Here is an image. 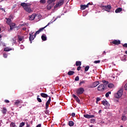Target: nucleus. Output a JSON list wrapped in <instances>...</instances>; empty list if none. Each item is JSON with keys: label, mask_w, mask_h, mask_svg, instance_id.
Here are the masks:
<instances>
[{"label": "nucleus", "mask_w": 127, "mask_h": 127, "mask_svg": "<svg viewBox=\"0 0 127 127\" xmlns=\"http://www.w3.org/2000/svg\"><path fill=\"white\" fill-rule=\"evenodd\" d=\"M5 19H6V23H7L8 25H9L11 23V19L9 18H5Z\"/></svg>", "instance_id": "nucleus-20"}, {"label": "nucleus", "mask_w": 127, "mask_h": 127, "mask_svg": "<svg viewBox=\"0 0 127 127\" xmlns=\"http://www.w3.org/2000/svg\"><path fill=\"white\" fill-rule=\"evenodd\" d=\"M84 92L85 89H84V88L83 87H80L78 88L76 91V93L77 96H80V95H82V94H83V93H84Z\"/></svg>", "instance_id": "nucleus-3"}, {"label": "nucleus", "mask_w": 127, "mask_h": 127, "mask_svg": "<svg viewBox=\"0 0 127 127\" xmlns=\"http://www.w3.org/2000/svg\"><path fill=\"white\" fill-rule=\"evenodd\" d=\"M79 76H77L75 78V81H79Z\"/></svg>", "instance_id": "nucleus-43"}, {"label": "nucleus", "mask_w": 127, "mask_h": 127, "mask_svg": "<svg viewBox=\"0 0 127 127\" xmlns=\"http://www.w3.org/2000/svg\"><path fill=\"white\" fill-rule=\"evenodd\" d=\"M102 103L103 105V106H105V107H109L110 106V104H109V103H108V101H107L106 100L102 101Z\"/></svg>", "instance_id": "nucleus-13"}, {"label": "nucleus", "mask_w": 127, "mask_h": 127, "mask_svg": "<svg viewBox=\"0 0 127 127\" xmlns=\"http://www.w3.org/2000/svg\"><path fill=\"white\" fill-rule=\"evenodd\" d=\"M19 104H20V101H19V100H16L14 103V105L16 106H18Z\"/></svg>", "instance_id": "nucleus-31"}, {"label": "nucleus", "mask_w": 127, "mask_h": 127, "mask_svg": "<svg viewBox=\"0 0 127 127\" xmlns=\"http://www.w3.org/2000/svg\"><path fill=\"white\" fill-rule=\"evenodd\" d=\"M9 25L10 26V30H12L14 28V26H15V23H11Z\"/></svg>", "instance_id": "nucleus-15"}, {"label": "nucleus", "mask_w": 127, "mask_h": 127, "mask_svg": "<svg viewBox=\"0 0 127 127\" xmlns=\"http://www.w3.org/2000/svg\"><path fill=\"white\" fill-rule=\"evenodd\" d=\"M36 35H37V34H36V33L34 34V38H35V37H36Z\"/></svg>", "instance_id": "nucleus-56"}, {"label": "nucleus", "mask_w": 127, "mask_h": 127, "mask_svg": "<svg viewBox=\"0 0 127 127\" xmlns=\"http://www.w3.org/2000/svg\"><path fill=\"white\" fill-rule=\"evenodd\" d=\"M10 126L11 127H15V123L12 122Z\"/></svg>", "instance_id": "nucleus-38"}, {"label": "nucleus", "mask_w": 127, "mask_h": 127, "mask_svg": "<svg viewBox=\"0 0 127 127\" xmlns=\"http://www.w3.org/2000/svg\"><path fill=\"white\" fill-rule=\"evenodd\" d=\"M114 66H116V64H113Z\"/></svg>", "instance_id": "nucleus-62"}, {"label": "nucleus", "mask_w": 127, "mask_h": 127, "mask_svg": "<svg viewBox=\"0 0 127 127\" xmlns=\"http://www.w3.org/2000/svg\"><path fill=\"white\" fill-rule=\"evenodd\" d=\"M120 127H124V126H121Z\"/></svg>", "instance_id": "nucleus-64"}, {"label": "nucleus", "mask_w": 127, "mask_h": 127, "mask_svg": "<svg viewBox=\"0 0 127 127\" xmlns=\"http://www.w3.org/2000/svg\"><path fill=\"white\" fill-rule=\"evenodd\" d=\"M3 56L4 58H7V54L6 53H3Z\"/></svg>", "instance_id": "nucleus-42"}, {"label": "nucleus", "mask_w": 127, "mask_h": 127, "mask_svg": "<svg viewBox=\"0 0 127 127\" xmlns=\"http://www.w3.org/2000/svg\"><path fill=\"white\" fill-rule=\"evenodd\" d=\"M40 3H42V4H44L46 3V0H40Z\"/></svg>", "instance_id": "nucleus-35"}, {"label": "nucleus", "mask_w": 127, "mask_h": 127, "mask_svg": "<svg viewBox=\"0 0 127 127\" xmlns=\"http://www.w3.org/2000/svg\"><path fill=\"white\" fill-rule=\"evenodd\" d=\"M123 47H126V48H127V43H125L124 45H123Z\"/></svg>", "instance_id": "nucleus-46"}, {"label": "nucleus", "mask_w": 127, "mask_h": 127, "mask_svg": "<svg viewBox=\"0 0 127 127\" xmlns=\"http://www.w3.org/2000/svg\"><path fill=\"white\" fill-rule=\"evenodd\" d=\"M123 92H124V90L122 89H120L117 92V93L115 94L114 96L115 98H116L117 99H120V98H121L122 96H123Z\"/></svg>", "instance_id": "nucleus-2"}, {"label": "nucleus", "mask_w": 127, "mask_h": 127, "mask_svg": "<svg viewBox=\"0 0 127 127\" xmlns=\"http://www.w3.org/2000/svg\"><path fill=\"white\" fill-rule=\"evenodd\" d=\"M102 83H103L104 86H107V85L109 84V81L107 80H102Z\"/></svg>", "instance_id": "nucleus-28"}, {"label": "nucleus", "mask_w": 127, "mask_h": 127, "mask_svg": "<svg viewBox=\"0 0 127 127\" xmlns=\"http://www.w3.org/2000/svg\"><path fill=\"white\" fill-rule=\"evenodd\" d=\"M24 37L23 36H21L20 35H18V39L19 41H22Z\"/></svg>", "instance_id": "nucleus-24"}, {"label": "nucleus", "mask_w": 127, "mask_h": 127, "mask_svg": "<svg viewBox=\"0 0 127 127\" xmlns=\"http://www.w3.org/2000/svg\"><path fill=\"white\" fill-rule=\"evenodd\" d=\"M122 10H123V8L119 7L116 9L115 12L116 13H119L120 12L122 11Z\"/></svg>", "instance_id": "nucleus-17"}, {"label": "nucleus", "mask_w": 127, "mask_h": 127, "mask_svg": "<svg viewBox=\"0 0 127 127\" xmlns=\"http://www.w3.org/2000/svg\"><path fill=\"white\" fill-rule=\"evenodd\" d=\"M6 111H7L6 108H5V107H4L2 111V114H6Z\"/></svg>", "instance_id": "nucleus-36"}, {"label": "nucleus", "mask_w": 127, "mask_h": 127, "mask_svg": "<svg viewBox=\"0 0 127 127\" xmlns=\"http://www.w3.org/2000/svg\"><path fill=\"white\" fill-rule=\"evenodd\" d=\"M41 97H42V98H48V95L46 94V93H41Z\"/></svg>", "instance_id": "nucleus-22"}, {"label": "nucleus", "mask_w": 127, "mask_h": 127, "mask_svg": "<svg viewBox=\"0 0 127 127\" xmlns=\"http://www.w3.org/2000/svg\"><path fill=\"white\" fill-rule=\"evenodd\" d=\"M0 10H2V11H5V10L3 8H0Z\"/></svg>", "instance_id": "nucleus-50"}, {"label": "nucleus", "mask_w": 127, "mask_h": 127, "mask_svg": "<svg viewBox=\"0 0 127 127\" xmlns=\"http://www.w3.org/2000/svg\"><path fill=\"white\" fill-rule=\"evenodd\" d=\"M98 113L99 114H101V113H102V110H99Z\"/></svg>", "instance_id": "nucleus-57"}, {"label": "nucleus", "mask_w": 127, "mask_h": 127, "mask_svg": "<svg viewBox=\"0 0 127 127\" xmlns=\"http://www.w3.org/2000/svg\"><path fill=\"white\" fill-rule=\"evenodd\" d=\"M64 3V0H60L58 3H57L55 6V8L56 7H58V6H61V5H63Z\"/></svg>", "instance_id": "nucleus-5"}, {"label": "nucleus", "mask_w": 127, "mask_h": 127, "mask_svg": "<svg viewBox=\"0 0 127 127\" xmlns=\"http://www.w3.org/2000/svg\"><path fill=\"white\" fill-rule=\"evenodd\" d=\"M26 127H30V125H29V124H28V123H27Z\"/></svg>", "instance_id": "nucleus-54"}, {"label": "nucleus", "mask_w": 127, "mask_h": 127, "mask_svg": "<svg viewBox=\"0 0 127 127\" xmlns=\"http://www.w3.org/2000/svg\"><path fill=\"white\" fill-rule=\"evenodd\" d=\"M84 118L86 119H92L95 118V115H90L89 114H86L84 115Z\"/></svg>", "instance_id": "nucleus-12"}, {"label": "nucleus", "mask_w": 127, "mask_h": 127, "mask_svg": "<svg viewBox=\"0 0 127 127\" xmlns=\"http://www.w3.org/2000/svg\"><path fill=\"white\" fill-rule=\"evenodd\" d=\"M1 38V35H0V38Z\"/></svg>", "instance_id": "nucleus-63"}, {"label": "nucleus", "mask_w": 127, "mask_h": 127, "mask_svg": "<svg viewBox=\"0 0 127 127\" xmlns=\"http://www.w3.org/2000/svg\"><path fill=\"white\" fill-rule=\"evenodd\" d=\"M108 88H114V84L113 83H110L108 85Z\"/></svg>", "instance_id": "nucleus-37"}, {"label": "nucleus", "mask_w": 127, "mask_h": 127, "mask_svg": "<svg viewBox=\"0 0 127 127\" xmlns=\"http://www.w3.org/2000/svg\"><path fill=\"white\" fill-rule=\"evenodd\" d=\"M36 127H41V124L38 125Z\"/></svg>", "instance_id": "nucleus-55"}, {"label": "nucleus", "mask_w": 127, "mask_h": 127, "mask_svg": "<svg viewBox=\"0 0 127 127\" xmlns=\"http://www.w3.org/2000/svg\"><path fill=\"white\" fill-rule=\"evenodd\" d=\"M124 88H125V91H127V83L125 85Z\"/></svg>", "instance_id": "nucleus-44"}, {"label": "nucleus", "mask_w": 127, "mask_h": 127, "mask_svg": "<svg viewBox=\"0 0 127 127\" xmlns=\"http://www.w3.org/2000/svg\"><path fill=\"white\" fill-rule=\"evenodd\" d=\"M23 30H24V31L26 30V28H23Z\"/></svg>", "instance_id": "nucleus-59"}, {"label": "nucleus", "mask_w": 127, "mask_h": 127, "mask_svg": "<svg viewBox=\"0 0 127 127\" xmlns=\"http://www.w3.org/2000/svg\"><path fill=\"white\" fill-rule=\"evenodd\" d=\"M50 24V23H48V24L45 26V27H42V28H40L39 29V31L40 32H41V31H43V30L45 28H46V27H47V26H48V25H49Z\"/></svg>", "instance_id": "nucleus-21"}, {"label": "nucleus", "mask_w": 127, "mask_h": 127, "mask_svg": "<svg viewBox=\"0 0 127 127\" xmlns=\"http://www.w3.org/2000/svg\"><path fill=\"white\" fill-rule=\"evenodd\" d=\"M21 6H22L23 8H24L25 11L28 12V13H30V12H32L33 10L31 9V7L30 6V4L26 3L24 2H22L20 4Z\"/></svg>", "instance_id": "nucleus-1"}, {"label": "nucleus", "mask_w": 127, "mask_h": 127, "mask_svg": "<svg viewBox=\"0 0 127 127\" xmlns=\"http://www.w3.org/2000/svg\"><path fill=\"white\" fill-rule=\"evenodd\" d=\"M41 38H42V40H43V41H46V40H47V38L46 37V35L44 34H43L42 35Z\"/></svg>", "instance_id": "nucleus-18"}, {"label": "nucleus", "mask_w": 127, "mask_h": 127, "mask_svg": "<svg viewBox=\"0 0 127 127\" xmlns=\"http://www.w3.org/2000/svg\"><path fill=\"white\" fill-rule=\"evenodd\" d=\"M68 125L69 127H73L74 126V122L73 121H69Z\"/></svg>", "instance_id": "nucleus-29"}, {"label": "nucleus", "mask_w": 127, "mask_h": 127, "mask_svg": "<svg viewBox=\"0 0 127 127\" xmlns=\"http://www.w3.org/2000/svg\"><path fill=\"white\" fill-rule=\"evenodd\" d=\"M100 84V82L99 81H95L93 83L92 86L90 87V88H95V87H97L98 85Z\"/></svg>", "instance_id": "nucleus-14"}, {"label": "nucleus", "mask_w": 127, "mask_h": 127, "mask_svg": "<svg viewBox=\"0 0 127 127\" xmlns=\"http://www.w3.org/2000/svg\"><path fill=\"white\" fill-rule=\"evenodd\" d=\"M105 96H106V98H109V93H106V94H105Z\"/></svg>", "instance_id": "nucleus-48"}, {"label": "nucleus", "mask_w": 127, "mask_h": 127, "mask_svg": "<svg viewBox=\"0 0 127 127\" xmlns=\"http://www.w3.org/2000/svg\"><path fill=\"white\" fill-rule=\"evenodd\" d=\"M55 1H56V0H48L47 2L49 4H51V3H52V2H54Z\"/></svg>", "instance_id": "nucleus-30"}, {"label": "nucleus", "mask_w": 127, "mask_h": 127, "mask_svg": "<svg viewBox=\"0 0 127 127\" xmlns=\"http://www.w3.org/2000/svg\"><path fill=\"white\" fill-rule=\"evenodd\" d=\"M29 20H34L36 17V14L33 13L31 15L29 16Z\"/></svg>", "instance_id": "nucleus-9"}, {"label": "nucleus", "mask_w": 127, "mask_h": 127, "mask_svg": "<svg viewBox=\"0 0 127 127\" xmlns=\"http://www.w3.org/2000/svg\"><path fill=\"white\" fill-rule=\"evenodd\" d=\"M94 63L95 64H98L101 63V61H100V60H98V61H95L94 62Z\"/></svg>", "instance_id": "nucleus-40"}, {"label": "nucleus", "mask_w": 127, "mask_h": 127, "mask_svg": "<svg viewBox=\"0 0 127 127\" xmlns=\"http://www.w3.org/2000/svg\"><path fill=\"white\" fill-rule=\"evenodd\" d=\"M4 102L5 103H9V101H8V100H5Z\"/></svg>", "instance_id": "nucleus-53"}, {"label": "nucleus", "mask_w": 127, "mask_h": 127, "mask_svg": "<svg viewBox=\"0 0 127 127\" xmlns=\"http://www.w3.org/2000/svg\"><path fill=\"white\" fill-rule=\"evenodd\" d=\"M106 51H104V52H103V53H102V55H106Z\"/></svg>", "instance_id": "nucleus-52"}, {"label": "nucleus", "mask_w": 127, "mask_h": 127, "mask_svg": "<svg viewBox=\"0 0 127 127\" xmlns=\"http://www.w3.org/2000/svg\"><path fill=\"white\" fill-rule=\"evenodd\" d=\"M125 54H127V51H125Z\"/></svg>", "instance_id": "nucleus-61"}, {"label": "nucleus", "mask_w": 127, "mask_h": 127, "mask_svg": "<svg viewBox=\"0 0 127 127\" xmlns=\"http://www.w3.org/2000/svg\"><path fill=\"white\" fill-rule=\"evenodd\" d=\"M96 101H97V102H100V101H101L100 98V97H97Z\"/></svg>", "instance_id": "nucleus-45"}, {"label": "nucleus", "mask_w": 127, "mask_h": 127, "mask_svg": "<svg viewBox=\"0 0 127 127\" xmlns=\"http://www.w3.org/2000/svg\"><path fill=\"white\" fill-rule=\"evenodd\" d=\"M77 71H80V70H81V66H78L77 68Z\"/></svg>", "instance_id": "nucleus-47"}, {"label": "nucleus", "mask_w": 127, "mask_h": 127, "mask_svg": "<svg viewBox=\"0 0 127 127\" xmlns=\"http://www.w3.org/2000/svg\"><path fill=\"white\" fill-rule=\"evenodd\" d=\"M102 7H105L106 11H110L112 8V6L111 5H104Z\"/></svg>", "instance_id": "nucleus-7"}, {"label": "nucleus", "mask_w": 127, "mask_h": 127, "mask_svg": "<svg viewBox=\"0 0 127 127\" xmlns=\"http://www.w3.org/2000/svg\"><path fill=\"white\" fill-rule=\"evenodd\" d=\"M107 93H108V94H109V95H111V92H107Z\"/></svg>", "instance_id": "nucleus-60"}, {"label": "nucleus", "mask_w": 127, "mask_h": 127, "mask_svg": "<svg viewBox=\"0 0 127 127\" xmlns=\"http://www.w3.org/2000/svg\"><path fill=\"white\" fill-rule=\"evenodd\" d=\"M29 41H30V43H32V40H33L34 39V37H33V33H29Z\"/></svg>", "instance_id": "nucleus-10"}, {"label": "nucleus", "mask_w": 127, "mask_h": 127, "mask_svg": "<svg viewBox=\"0 0 127 127\" xmlns=\"http://www.w3.org/2000/svg\"><path fill=\"white\" fill-rule=\"evenodd\" d=\"M76 66H81L82 63L80 61H76L75 63Z\"/></svg>", "instance_id": "nucleus-27"}, {"label": "nucleus", "mask_w": 127, "mask_h": 127, "mask_svg": "<svg viewBox=\"0 0 127 127\" xmlns=\"http://www.w3.org/2000/svg\"><path fill=\"white\" fill-rule=\"evenodd\" d=\"M85 83H86V80H83L82 81H80L79 83V86H81L82 84H85Z\"/></svg>", "instance_id": "nucleus-39"}, {"label": "nucleus", "mask_w": 127, "mask_h": 127, "mask_svg": "<svg viewBox=\"0 0 127 127\" xmlns=\"http://www.w3.org/2000/svg\"><path fill=\"white\" fill-rule=\"evenodd\" d=\"M89 69H90V66L87 65L84 68V70H85V72H87V71H88L89 70Z\"/></svg>", "instance_id": "nucleus-33"}, {"label": "nucleus", "mask_w": 127, "mask_h": 127, "mask_svg": "<svg viewBox=\"0 0 127 127\" xmlns=\"http://www.w3.org/2000/svg\"><path fill=\"white\" fill-rule=\"evenodd\" d=\"M122 121H123V122H126V121H127V117H126V116L124 115H122Z\"/></svg>", "instance_id": "nucleus-26"}, {"label": "nucleus", "mask_w": 127, "mask_h": 127, "mask_svg": "<svg viewBox=\"0 0 127 127\" xmlns=\"http://www.w3.org/2000/svg\"><path fill=\"white\" fill-rule=\"evenodd\" d=\"M98 91L99 92H104L105 90V85L104 84H100L97 87Z\"/></svg>", "instance_id": "nucleus-4"}, {"label": "nucleus", "mask_w": 127, "mask_h": 127, "mask_svg": "<svg viewBox=\"0 0 127 127\" xmlns=\"http://www.w3.org/2000/svg\"><path fill=\"white\" fill-rule=\"evenodd\" d=\"M87 7H88V4L80 5V9H81V10H84V9H86Z\"/></svg>", "instance_id": "nucleus-16"}, {"label": "nucleus", "mask_w": 127, "mask_h": 127, "mask_svg": "<svg viewBox=\"0 0 127 127\" xmlns=\"http://www.w3.org/2000/svg\"><path fill=\"white\" fill-rule=\"evenodd\" d=\"M74 74H75V72L74 71H69L67 72V75H68V76H72V75H74Z\"/></svg>", "instance_id": "nucleus-23"}, {"label": "nucleus", "mask_w": 127, "mask_h": 127, "mask_svg": "<svg viewBox=\"0 0 127 127\" xmlns=\"http://www.w3.org/2000/svg\"><path fill=\"white\" fill-rule=\"evenodd\" d=\"M112 43H113V44H115V45H119V44H121V41L119 40H115L112 42Z\"/></svg>", "instance_id": "nucleus-11"}, {"label": "nucleus", "mask_w": 127, "mask_h": 127, "mask_svg": "<svg viewBox=\"0 0 127 127\" xmlns=\"http://www.w3.org/2000/svg\"><path fill=\"white\" fill-rule=\"evenodd\" d=\"M12 50V49L9 48L8 47H6L4 49V51H6V52H8V51H10Z\"/></svg>", "instance_id": "nucleus-25"}, {"label": "nucleus", "mask_w": 127, "mask_h": 127, "mask_svg": "<svg viewBox=\"0 0 127 127\" xmlns=\"http://www.w3.org/2000/svg\"><path fill=\"white\" fill-rule=\"evenodd\" d=\"M36 34H39V33H40V32L39 31V30L35 32Z\"/></svg>", "instance_id": "nucleus-49"}, {"label": "nucleus", "mask_w": 127, "mask_h": 127, "mask_svg": "<svg viewBox=\"0 0 127 127\" xmlns=\"http://www.w3.org/2000/svg\"><path fill=\"white\" fill-rule=\"evenodd\" d=\"M72 97L73 98H74V99L75 100L76 102H77V103H78V104H80V103H81V101H80L79 97L76 96V95L73 94Z\"/></svg>", "instance_id": "nucleus-8"}, {"label": "nucleus", "mask_w": 127, "mask_h": 127, "mask_svg": "<svg viewBox=\"0 0 127 127\" xmlns=\"http://www.w3.org/2000/svg\"><path fill=\"white\" fill-rule=\"evenodd\" d=\"M49 99L47 102L46 103V110H47L49 107V104H50V102H51V97L49 96Z\"/></svg>", "instance_id": "nucleus-6"}, {"label": "nucleus", "mask_w": 127, "mask_h": 127, "mask_svg": "<svg viewBox=\"0 0 127 127\" xmlns=\"http://www.w3.org/2000/svg\"><path fill=\"white\" fill-rule=\"evenodd\" d=\"M127 58L126 55L123 56V58H122V61H127Z\"/></svg>", "instance_id": "nucleus-32"}, {"label": "nucleus", "mask_w": 127, "mask_h": 127, "mask_svg": "<svg viewBox=\"0 0 127 127\" xmlns=\"http://www.w3.org/2000/svg\"><path fill=\"white\" fill-rule=\"evenodd\" d=\"M87 4H88V7H89V5H91V3L89 2L88 3H87Z\"/></svg>", "instance_id": "nucleus-58"}, {"label": "nucleus", "mask_w": 127, "mask_h": 127, "mask_svg": "<svg viewBox=\"0 0 127 127\" xmlns=\"http://www.w3.org/2000/svg\"><path fill=\"white\" fill-rule=\"evenodd\" d=\"M39 95H38L37 96V100L38 101V102H39V103H41L42 102V100H41V99L39 97Z\"/></svg>", "instance_id": "nucleus-34"}, {"label": "nucleus", "mask_w": 127, "mask_h": 127, "mask_svg": "<svg viewBox=\"0 0 127 127\" xmlns=\"http://www.w3.org/2000/svg\"><path fill=\"white\" fill-rule=\"evenodd\" d=\"M54 5V4H49L47 6V9H48V10H50V9L53 7Z\"/></svg>", "instance_id": "nucleus-19"}, {"label": "nucleus", "mask_w": 127, "mask_h": 127, "mask_svg": "<svg viewBox=\"0 0 127 127\" xmlns=\"http://www.w3.org/2000/svg\"><path fill=\"white\" fill-rule=\"evenodd\" d=\"M71 116H72V117H75V113H72V114H71Z\"/></svg>", "instance_id": "nucleus-51"}, {"label": "nucleus", "mask_w": 127, "mask_h": 127, "mask_svg": "<svg viewBox=\"0 0 127 127\" xmlns=\"http://www.w3.org/2000/svg\"><path fill=\"white\" fill-rule=\"evenodd\" d=\"M24 125H25V124L24 123V122H22L20 124V126L19 127H24Z\"/></svg>", "instance_id": "nucleus-41"}]
</instances>
